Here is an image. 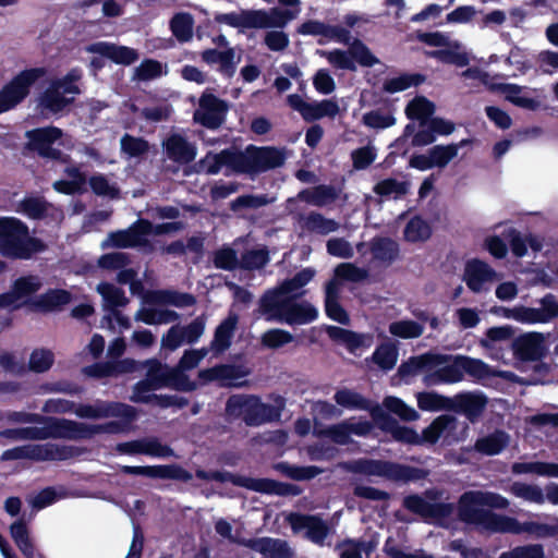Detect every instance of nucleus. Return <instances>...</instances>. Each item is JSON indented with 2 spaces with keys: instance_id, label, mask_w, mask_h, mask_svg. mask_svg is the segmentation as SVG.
Returning <instances> with one entry per match:
<instances>
[{
  "instance_id": "obj_45",
  "label": "nucleus",
  "mask_w": 558,
  "mask_h": 558,
  "mask_svg": "<svg viewBox=\"0 0 558 558\" xmlns=\"http://www.w3.org/2000/svg\"><path fill=\"white\" fill-rule=\"evenodd\" d=\"M426 76L421 73H403L397 77L386 80L383 85V89L386 93L395 94L403 92L411 86H418L424 83Z\"/></svg>"
},
{
  "instance_id": "obj_35",
  "label": "nucleus",
  "mask_w": 558,
  "mask_h": 558,
  "mask_svg": "<svg viewBox=\"0 0 558 558\" xmlns=\"http://www.w3.org/2000/svg\"><path fill=\"white\" fill-rule=\"evenodd\" d=\"M238 316L229 314L215 329L210 348L215 353H223L232 342V338L238 325Z\"/></svg>"
},
{
  "instance_id": "obj_47",
  "label": "nucleus",
  "mask_w": 558,
  "mask_h": 558,
  "mask_svg": "<svg viewBox=\"0 0 558 558\" xmlns=\"http://www.w3.org/2000/svg\"><path fill=\"white\" fill-rule=\"evenodd\" d=\"M371 359L380 369L388 372L397 364L398 349L392 343H381L375 349Z\"/></svg>"
},
{
  "instance_id": "obj_51",
  "label": "nucleus",
  "mask_w": 558,
  "mask_h": 558,
  "mask_svg": "<svg viewBox=\"0 0 558 558\" xmlns=\"http://www.w3.org/2000/svg\"><path fill=\"white\" fill-rule=\"evenodd\" d=\"M121 151L129 158H137L149 151V143L144 137L125 133L120 140Z\"/></svg>"
},
{
  "instance_id": "obj_26",
  "label": "nucleus",
  "mask_w": 558,
  "mask_h": 558,
  "mask_svg": "<svg viewBox=\"0 0 558 558\" xmlns=\"http://www.w3.org/2000/svg\"><path fill=\"white\" fill-rule=\"evenodd\" d=\"M449 360L447 354L425 353L418 356H412L402 362L398 367V376L405 379L418 374L421 371H429L445 364Z\"/></svg>"
},
{
  "instance_id": "obj_23",
  "label": "nucleus",
  "mask_w": 558,
  "mask_h": 558,
  "mask_svg": "<svg viewBox=\"0 0 558 558\" xmlns=\"http://www.w3.org/2000/svg\"><path fill=\"white\" fill-rule=\"evenodd\" d=\"M138 368L137 362L126 357L117 361L95 362L83 368L86 376L92 378L117 377L123 374H131Z\"/></svg>"
},
{
  "instance_id": "obj_27",
  "label": "nucleus",
  "mask_w": 558,
  "mask_h": 558,
  "mask_svg": "<svg viewBox=\"0 0 558 558\" xmlns=\"http://www.w3.org/2000/svg\"><path fill=\"white\" fill-rule=\"evenodd\" d=\"M163 148L167 157L179 165L191 163L197 154L196 146L190 143L183 135L177 133L168 136L163 142Z\"/></svg>"
},
{
  "instance_id": "obj_41",
  "label": "nucleus",
  "mask_w": 558,
  "mask_h": 558,
  "mask_svg": "<svg viewBox=\"0 0 558 558\" xmlns=\"http://www.w3.org/2000/svg\"><path fill=\"white\" fill-rule=\"evenodd\" d=\"M10 534L22 554L26 558H34L35 547L29 537L28 527L24 519H19L11 524Z\"/></svg>"
},
{
  "instance_id": "obj_1",
  "label": "nucleus",
  "mask_w": 558,
  "mask_h": 558,
  "mask_svg": "<svg viewBox=\"0 0 558 558\" xmlns=\"http://www.w3.org/2000/svg\"><path fill=\"white\" fill-rule=\"evenodd\" d=\"M45 242L29 235L28 227L17 218L0 217V253L12 259H31L46 251Z\"/></svg>"
},
{
  "instance_id": "obj_25",
  "label": "nucleus",
  "mask_w": 558,
  "mask_h": 558,
  "mask_svg": "<svg viewBox=\"0 0 558 558\" xmlns=\"http://www.w3.org/2000/svg\"><path fill=\"white\" fill-rule=\"evenodd\" d=\"M86 50L111 60L117 64L131 65L138 59V52L126 46L98 41L87 46Z\"/></svg>"
},
{
  "instance_id": "obj_55",
  "label": "nucleus",
  "mask_w": 558,
  "mask_h": 558,
  "mask_svg": "<svg viewBox=\"0 0 558 558\" xmlns=\"http://www.w3.org/2000/svg\"><path fill=\"white\" fill-rule=\"evenodd\" d=\"M154 301L170 304L175 307H189L196 304V298L193 294L168 290L156 292Z\"/></svg>"
},
{
  "instance_id": "obj_63",
  "label": "nucleus",
  "mask_w": 558,
  "mask_h": 558,
  "mask_svg": "<svg viewBox=\"0 0 558 558\" xmlns=\"http://www.w3.org/2000/svg\"><path fill=\"white\" fill-rule=\"evenodd\" d=\"M185 371L177 367H171L168 373L167 386L178 391H194L197 388V384L190 379L184 373Z\"/></svg>"
},
{
  "instance_id": "obj_12",
  "label": "nucleus",
  "mask_w": 558,
  "mask_h": 558,
  "mask_svg": "<svg viewBox=\"0 0 558 558\" xmlns=\"http://www.w3.org/2000/svg\"><path fill=\"white\" fill-rule=\"evenodd\" d=\"M228 111L229 104L213 94L210 89H206L198 99V108L193 118L202 126L217 130L225 123Z\"/></svg>"
},
{
  "instance_id": "obj_48",
  "label": "nucleus",
  "mask_w": 558,
  "mask_h": 558,
  "mask_svg": "<svg viewBox=\"0 0 558 558\" xmlns=\"http://www.w3.org/2000/svg\"><path fill=\"white\" fill-rule=\"evenodd\" d=\"M523 533L533 535L535 538H557L558 537V518H553L551 523H542L536 521L522 522Z\"/></svg>"
},
{
  "instance_id": "obj_37",
  "label": "nucleus",
  "mask_w": 558,
  "mask_h": 558,
  "mask_svg": "<svg viewBox=\"0 0 558 558\" xmlns=\"http://www.w3.org/2000/svg\"><path fill=\"white\" fill-rule=\"evenodd\" d=\"M46 74L47 70L43 66L25 69L17 73L9 82V85L25 99L29 95L32 86Z\"/></svg>"
},
{
  "instance_id": "obj_56",
  "label": "nucleus",
  "mask_w": 558,
  "mask_h": 558,
  "mask_svg": "<svg viewBox=\"0 0 558 558\" xmlns=\"http://www.w3.org/2000/svg\"><path fill=\"white\" fill-rule=\"evenodd\" d=\"M389 332L402 339H414L423 335L424 327L414 320H398L389 325Z\"/></svg>"
},
{
  "instance_id": "obj_57",
  "label": "nucleus",
  "mask_w": 558,
  "mask_h": 558,
  "mask_svg": "<svg viewBox=\"0 0 558 558\" xmlns=\"http://www.w3.org/2000/svg\"><path fill=\"white\" fill-rule=\"evenodd\" d=\"M267 194H244L231 201L229 208L233 213H239L241 209H257L269 204Z\"/></svg>"
},
{
  "instance_id": "obj_64",
  "label": "nucleus",
  "mask_w": 558,
  "mask_h": 558,
  "mask_svg": "<svg viewBox=\"0 0 558 558\" xmlns=\"http://www.w3.org/2000/svg\"><path fill=\"white\" fill-rule=\"evenodd\" d=\"M499 558H545L544 547L541 544L517 546L502 553Z\"/></svg>"
},
{
  "instance_id": "obj_20",
  "label": "nucleus",
  "mask_w": 558,
  "mask_h": 558,
  "mask_svg": "<svg viewBox=\"0 0 558 558\" xmlns=\"http://www.w3.org/2000/svg\"><path fill=\"white\" fill-rule=\"evenodd\" d=\"M499 74L490 76V93H499L513 106L529 111H537L541 108V101L530 95L527 87L512 83H496L493 80Z\"/></svg>"
},
{
  "instance_id": "obj_5",
  "label": "nucleus",
  "mask_w": 558,
  "mask_h": 558,
  "mask_svg": "<svg viewBox=\"0 0 558 558\" xmlns=\"http://www.w3.org/2000/svg\"><path fill=\"white\" fill-rule=\"evenodd\" d=\"M225 411L230 420L241 418L247 426H259L279 416L274 405L262 402L255 395H231Z\"/></svg>"
},
{
  "instance_id": "obj_42",
  "label": "nucleus",
  "mask_w": 558,
  "mask_h": 558,
  "mask_svg": "<svg viewBox=\"0 0 558 558\" xmlns=\"http://www.w3.org/2000/svg\"><path fill=\"white\" fill-rule=\"evenodd\" d=\"M333 400L338 405L349 410H364L372 412L374 409L371 407V401L368 399L348 388L337 390L333 396Z\"/></svg>"
},
{
  "instance_id": "obj_24",
  "label": "nucleus",
  "mask_w": 558,
  "mask_h": 558,
  "mask_svg": "<svg viewBox=\"0 0 558 558\" xmlns=\"http://www.w3.org/2000/svg\"><path fill=\"white\" fill-rule=\"evenodd\" d=\"M241 484L243 488L267 495L298 496L302 493V489L295 484L283 483L272 478L243 476Z\"/></svg>"
},
{
  "instance_id": "obj_2",
  "label": "nucleus",
  "mask_w": 558,
  "mask_h": 558,
  "mask_svg": "<svg viewBox=\"0 0 558 558\" xmlns=\"http://www.w3.org/2000/svg\"><path fill=\"white\" fill-rule=\"evenodd\" d=\"M41 440L54 439H90L98 434H122L121 423L106 422L104 424H86L68 418L46 416L45 426L41 427Z\"/></svg>"
},
{
  "instance_id": "obj_39",
  "label": "nucleus",
  "mask_w": 558,
  "mask_h": 558,
  "mask_svg": "<svg viewBox=\"0 0 558 558\" xmlns=\"http://www.w3.org/2000/svg\"><path fill=\"white\" fill-rule=\"evenodd\" d=\"M463 280L468 288L474 292L482 289L488 281V264L480 259H471L465 264Z\"/></svg>"
},
{
  "instance_id": "obj_52",
  "label": "nucleus",
  "mask_w": 558,
  "mask_h": 558,
  "mask_svg": "<svg viewBox=\"0 0 558 558\" xmlns=\"http://www.w3.org/2000/svg\"><path fill=\"white\" fill-rule=\"evenodd\" d=\"M465 144L461 141L459 144L435 145L429 149L434 168H445L457 155L459 148Z\"/></svg>"
},
{
  "instance_id": "obj_61",
  "label": "nucleus",
  "mask_w": 558,
  "mask_h": 558,
  "mask_svg": "<svg viewBox=\"0 0 558 558\" xmlns=\"http://www.w3.org/2000/svg\"><path fill=\"white\" fill-rule=\"evenodd\" d=\"M82 76L83 72L80 68H72L63 77L53 80L51 84L65 95H78L81 94V89L76 85V82H78Z\"/></svg>"
},
{
  "instance_id": "obj_59",
  "label": "nucleus",
  "mask_w": 558,
  "mask_h": 558,
  "mask_svg": "<svg viewBox=\"0 0 558 558\" xmlns=\"http://www.w3.org/2000/svg\"><path fill=\"white\" fill-rule=\"evenodd\" d=\"M262 344L271 350H277L282 348L283 345L292 342L294 340V336L280 328L268 329L262 335Z\"/></svg>"
},
{
  "instance_id": "obj_34",
  "label": "nucleus",
  "mask_w": 558,
  "mask_h": 558,
  "mask_svg": "<svg viewBox=\"0 0 558 558\" xmlns=\"http://www.w3.org/2000/svg\"><path fill=\"white\" fill-rule=\"evenodd\" d=\"M240 545H243L254 551L267 555L269 554L271 558H288L289 557V547L287 542L281 539H275L270 537H262V538H250L242 539L239 542Z\"/></svg>"
},
{
  "instance_id": "obj_32",
  "label": "nucleus",
  "mask_w": 558,
  "mask_h": 558,
  "mask_svg": "<svg viewBox=\"0 0 558 558\" xmlns=\"http://www.w3.org/2000/svg\"><path fill=\"white\" fill-rule=\"evenodd\" d=\"M80 454L74 446L47 442L33 446V460L37 461H64Z\"/></svg>"
},
{
  "instance_id": "obj_46",
  "label": "nucleus",
  "mask_w": 558,
  "mask_h": 558,
  "mask_svg": "<svg viewBox=\"0 0 558 558\" xmlns=\"http://www.w3.org/2000/svg\"><path fill=\"white\" fill-rule=\"evenodd\" d=\"M43 287V282L38 276L27 275L21 276L12 283V290L17 300L33 298Z\"/></svg>"
},
{
  "instance_id": "obj_58",
  "label": "nucleus",
  "mask_w": 558,
  "mask_h": 558,
  "mask_svg": "<svg viewBox=\"0 0 558 558\" xmlns=\"http://www.w3.org/2000/svg\"><path fill=\"white\" fill-rule=\"evenodd\" d=\"M409 191V183L405 181H398L393 178H388L380 180L377 182L374 187L373 192L376 195L388 197L391 194H396V196H402L405 195Z\"/></svg>"
},
{
  "instance_id": "obj_54",
  "label": "nucleus",
  "mask_w": 558,
  "mask_h": 558,
  "mask_svg": "<svg viewBox=\"0 0 558 558\" xmlns=\"http://www.w3.org/2000/svg\"><path fill=\"white\" fill-rule=\"evenodd\" d=\"M269 262L267 248H253L242 253L239 260V268L244 270H256L264 268Z\"/></svg>"
},
{
  "instance_id": "obj_7",
  "label": "nucleus",
  "mask_w": 558,
  "mask_h": 558,
  "mask_svg": "<svg viewBox=\"0 0 558 558\" xmlns=\"http://www.w3.org/2000/svg\"><path fill=\"white\" fill-rule=\"evenodd\" d=\"M74 413L81 418L120 417V421L112 422L123 425L122 433H129L132 429V423L138 415L137 410L130 404L101 400H97L95 404L75 403Z\"/></svg>"
},
{
  "instance_id": "obj_6",
  "label": "nucleus",
  "mask_w": 558,
  "mask_h": 558,
  "mask_svg": "<svg viewBox=\"0 0 558 558\" xmlns=\"http://www.w3.org/2000/svg\"><path fill=\"white\" fill-rule=\"evenodd\" d=\"M286 161L282 149L274 146L248 145L245 150L236 149L238 173L258 174L281 167Z\"/></svg>"
},
{
  "instance_id": "obj_13",
  "label": "nucleus",
  "mask_w": 558,
  "mask_h": 558,
  "mask_svg": "<svg viewBox=\"0 0 558 558\" xmlns=\"http://www.w3.org/2000/svg\"><path fill=\"white\" fill-rule=\"evenodd\" d=\"M72 301V293L65 289L49 288L45 293L24 300L15 310L25 307L28 312L49 314L61 312Z\"/></svg>"
},
{
  "instance_id": "obj_62",
  "label": "nucleus",
  "mask_w": 558,
  "mask_h": 558,
  "mask_svg": "<svg viewBox=\"0 0 558 558\" xmlns=\"http://www.w3.org/2000/svg\"><path fill=\"white\" fill-rule=\"evenodd\" d=\"M148 369L145 380L154 385L155 389H160L167 386L168 373L171 367L161 364L158 360L147 361Z\"/></svg>"
},
{
  "instance_id": "obj_4",
  "label": "nucleus",
  "mask_w": 558,
  "mask_h": 558,
  "mask_svg": "<svg viewBox=\"0 0 558 558\" xmlns=\"http://www.w3.org/2000/svg\"><path fill=\"white\" fill-rule=\"evenodd\" d=\"M294 14L289 10H241L240 13H217L214 17L218 24H226L234 28H282Z\"/></svg>"
},
{
  "instance_id": "obj_33",
  "label": "nucleus",
  "mask_w": 558,
  "mask_h": 558,
  "mask_svg": "<svg viewBox=\"0 0 558 558\" xmlns=\"http://www.w3.org/2000/svg\"><path fill=\"white\" fill-rule=\"evenodd\" d=\"M202 60L207 64H219V72L226 77H232L236 70L235 52L233 48L218 50L209 48L201 53Z\"/></svg>"
},
{
  "instance_id": "obj_36",
  "label": "nucleus",
  "mask_w": 558,
  "mask_h": 558,
  "mask_svg": "<svg viewBox=\"0 0 558 558\" xmlns=\"http://www.w3.org/2000/svg\"><path fill=\"white\" fill-rule=\"evenodd\" d=\"M369 250L375 260L392 264L400 254L399 244L388 236H375L369 243Z\"/></svg>"
},
{
  "instance_id": "obj_3",
  "label": "nucleus",
  "mask_w": 558,
  "mask_h": 558,
  "mask_svg": "<svg viewBox=\"0 0 558 558\" xmlns=\"http://www.w3.org/2000/svg\"><path fill=\"white\" fill-rule=\"evenodd\" d=\"M353 473L380 476L396 483H415L427 478L429 471L426 469L402 464L387 460L359 459L350 469Z\"/></svg>"
},
{
  "instance_id": "obj_49",
  "label": "nucleus",
  "mask_w": 558,
  "mask_h": 558,
  "mask_svg": "<svg viewBox=\"0 0 558 558\" xmlns=\"http://www.w3.org/2000/svg\"><path fill=\"white\" fill-rule=\"evenodd\" d=\"M304 228L310 232H316L322 235L335 232L339 228V223L333 219H328L319 213L312 211L304 221Z\"/></svg>"
},
{
  "instance_id": "obj_19",
  "label": "nucleus",
  "mask_w": 558,
  "mask_h": 558,
  "mask_svg": "<svg viewBox=\"0 0 558 558\" xmlns=\"http://www.w3.org/2000/svg\"><path fill=\"white\" fill-rule=\"evenodd\" d=\"M372 417L377 423L379 428L386 433H389L395 440L408 445L422 444V439L414 428L400 425L393 416L385 412L380 407H374L372 410Z\"/></svg>"
},
{
  "instance_id": "obj_11",
  "label": "nucleus",
  "mask_w": 558,
  "mask_h": 558,
  "mask_svg": "<svg viewBox=\"0 0 558 558\" xmlns=\"http://www.w3.org/2000/svg\"><path fill=\"white\" fill-rule=\"evenodd\" d=\"M488 399L483 393L460 392L453 397H447L436 392L433 411L462 413L472 420L484 411Z\"/></svg>"
},
{
  "instance_id": "obj_8",
  "label": "nucleus",
  "mask_w": 558,
  "mask_h": 558,
  "mask_svg": "<svg viewBox=\"0 0 558 558\" xmlns=\"http://www.w3.org/2000/svg\"><path fill=\"white\" fill-rule=\"evenodd\" d=\"M317 53L326 58L333 68L352 72L356 71L355 63L364 68H372L379 63V59L357 38L351 43L348 51L341 49L317 50Z\"/></svg>"
},
{
  "instance_id": "obj_31",
  "label": "nucleus",
  "mask_w": 558,
  "mask_h": 558,
  "mask_svg": "<svg viewBox=\"0 0 558 558\" xmlns=\"http://www.w3.org/2000/svg\"><path fill=\"white\" fill-rule=\"evenodd\" d=\"M339 281L330 279L325 284V313L328 318L341 325H348L350 317L339 302Z\"/></svg>"
},
{
  "instance_id": "obj_14",
  "label": "nucleus",
  "mask_w": 558,
  "mask_h": 558,
  "mask_svg": "<svg viewBox=\"0 0 558 558\" xmlns=\"http://www.w3.org/2000/svg\"><path fill=\"white\" fill-rule=\"evenodd\" d=\"M402 507L420 515L424 522H441L452 515L454 506L450 502H429L418 494H411L403 498Z\"/></svg>"
},
{
  "instance_id": "obj_40",
  "label": "nucleus",
  "mask_w": 558,
  "mask_h": 558,
  "mask_svg": "<svg viewBox=\"0 0 558 558\" xmlns=\"http://www.w3.org/2000/svg\"><path fill=\"white\" fill-rule=\"evenodd\" d=\"M457 420L451 415H440L436 417L427 427L422 432V444H436L446 430H451L456 427Z\"/></svg>"
},
{
  "instance_id": "obj_30",
  "label": "nucleus",
  "mask_w": 558,
  "mask_h": 558,
  "mask_svg": "<svg viewBox=\"0 0 558 558\" xmlns=\"http://www.w3.org/2000/svg\"><path fill=\"white\" fill-rule=\"evenodd\" d=\"M448 356L449 360L445 364L437 366V369L424 376V384L426 386L454 384L462 380L459 356Z\"/></svg>"
},
{
  "instance_id": "obj_53",
  "label": "nucleus",
  "mask_w": 558,
  "mask_h": 558,
  "mask_svg": "<svg viewBox=\"0 0 558 558\" xmlns=\"http://www.w3.org/2000/svg\"><path fill=\"white\" fill-rule=\"evenodd\" d=\"M97 292L111 308L123 307L129 302L124 291L110 282H100L97 286Z\"/></svg>"
},
{
  "instance_id": "obj_43",
  "label": "nucleus",
  "mask_w": 558,
  "mask_h": 558,
  "mask_svg": "<svg viewBox=\"0 0 558 558\" xmlns=\"http://www.w3.org/2000/svg\"><path fill=\"white\" fill-rule=\"evenodd\" d=\"M432 235L429 223L420 215L413 216L404 227V240L411 243L427 241Z\"/></svg>"
},
{
  "instance_id": "obj_16",
  "label": "nucleus",
  "mask_w": 558,
  "mask_h": 558,
  "mask_svg": "<svg viewBox=\"0 0 558 558\" xmlns=\"http://www.w3.org/2000/svg\"><path fill=\"white\" fill-rule=\"evenodd\" d=\"M151 232L153 223L147 219H138L126 230L110 232L104 245L118 248L143 246L147 243L146 236Z\"/></svg>"
},
{
  "instance_id": "obj_10",
  "label": "nucleus",
  "mask_w": 558,
  "mask_h": 558,
  "mask_svg": "<svg viewBox=\"0 0 558 558\" xmlns=\"http://www.w3.org/2000/svg\"><path fill=\"white\" fill-rule=\"evenodd\" d=\"M416 38L432 47H445L447 49H438L426 52L429 58L437 59L445 64H453L460 68L466 66L470 63L469 54L465 51H458L461 48L459 41L450 43L448 37L440 32H417Z\"/></svg>"
},
{
  "instance_id": "obj_28",
  "label": "nucleus",
  "mask_w": 558,
  "mask_h": 558,
  "mask_svg": "<svg viewBox=\"0 0 558 558\" xmlns=\"http://www.w3.org/2000/svg\"><path fill=\"white\" fill-rule=\"evenodd\" d=\"M303 294L304 292L292 295L281 323L290 326L304 325L314 322L318 317V311L314 305L308 302L298 303L295 301Z\"/></svg>"
},
{
  "instance_id": "obj_18",
  "label": "nucleus",
  "mask_w": 558,
  "mask_h": 558,
  "mask_svg": "<svg viewBox=\"0 0 558 558\" xmlns=\"http://www.w3.org/2000/svg\"><path fill=\"white\" fill-rule=\"evenodd\" d=\"M511 349L514 359L521 362H538L547 353L545 337L539 332H527L512 339Z\"/></svg>"
},
{
  "instance_id": "obj_60",
  "label": "nucleus",
  "mask_w": 558,
  "mask_h": 558,
  "mask_svg": "<svg viewBox=\"0 0 558 558\" xmlns=\"http://www.w3.org/2000/svg\"><path fill=\"white\" fill-rule=\"evenodd\" d=\"M335 278L337 281H350V282H361L364 281L368 277V271L364 268L357 267L352 263H341L339 264L335 270Z\"/></svg>"
},
{
  "instance_id": "obj_21",
  "label": "nucleus",
  "mask_w": 558,
  "mask_h": 558,
  "mask_svg": "<svg viewBox=\"0 0 558 558\" xmlns=\"http://www.w3.org/2000/svg\"><path fill=\"white\" fill-rule=\"evenodd\" d=\"M223 167L231 172L238 173L235 148H225L219 153L208 151L194 165L195 172H204L207 174H218Z\"/></svg>"
},
{
  "instance_id": "obj_38",
  "label": "nucleus",
  "mask_w": 558,
  "mask_h": 558,
  "mask_svg": "<svg viewBox=\"0 0 558 558\" xmlns=\"http://www.w3.org/2000/svg\"><path fill=\"white\" fill-rule=\"evenodd\" d=\"M404 112L409 120H416L420 128H424L435 112V105L426 97L417 96L408 102Z\"/></svg>"
},
{
  "instance_id": "obj_17",
  "label": "nucleus",
  "mask_w": 558,
  "mask_h": 558,
  "mask_svg": "<svg viewBox=\"0 0 558 558\" xmlns=\"http://www.w3.org/2000/svg\"><path fill=\"white\" fill-rule=\"evenodd\" d=\"M120 472L124 475H140L158 480H174L184 483L193 478L191 472L179 464L166 465H122Z\"/></svg>"
},
{
  "instance_id": "obj_44",
  "label": "nucleus",
  "mask_w": 558,
  "mask_h": 558,
  "mask_svg": "<svg viewBox=\"0 0 558 558\" xmlns=\"http://www.w3.org/2000/svg\"><path fill=\"white\" fill-rule=\"evenodd\" d=\"M194 20L190 13H175L170 20L172 35L180 43H187L193 37Z\"/></svg>"
},
{
  "instance_id": "obj_50",
  "label": "nucleus",
  "mask_w": 558,
  "mask_h": 558,
  "mask_svg": "<svg viewBox=\"0 0 558 558\" xmlns=\"http://www.w3.org/2000/svg\"><path fill=\"white\" fill-rule=\"evenodd\" d=\"M490 533L522 534V522L513 517L490 511Z\"/></svg>"
},
{
  "instance_id": "obj_22",
  "label": "nucleus",
  "mask_w": 558,
  "mask_h": 558,
  "mask_svg": "<svg viewBox=\"0 0 558 558\" xmlns=\"http://www.w3.org/2000/svg\"><path fill=\"white\" fill-rule=\"evenodd\" d=\"M289 291L282 289V283L272 290H267L259 300L260 312L267 320L282 322L289 302L292 298Z\"/></svg>"
},
{
  "instance_id": "obj_15",
  "label": "nucleus",
  "mask_w": 558,
  "mask_h": 558,
  "mask_svg": "<svg viewBox=\"0 0 558 558\" xmlns=\"http://www.w3.org/2000/svg\"><path fill=\"white\" fill-rule=\"evenodd\" d=\"M488 506V492H465L458 502V518L465 523H477L488 529V510L480 507Z\"/></svg>"
},
{
  "instance_id": "obj_29",
  "label": "nucleus",
  "mask_w": 558,
  "mask_h": 558,
  "mask_svg": "<svg viewBox=\"0 0 558 558\" xmlns=\"http://www.w3.org/2000/svg\"><path fill=\"white\" fill-rule=\"evenodd\" d=\"M73 101V97H66L64 93L50 83L38 97V108L44 116L58 114L72 105Z\"/></svg>"
},
{
  "instance_id": "obj_9",
  "label": "nucleus",
  "mask_w": 558,
  "mask_h": 558,
  "mask_svg": "<svg viewBox=\"0 0 558 558\" xmlns=\"http://www.w3.org/2000/svg\"><path fill=\"white\" fill-rule=\"evenodd\" d=\"M27 143L25 148L36 153L40 158L64 163L69 156L53 145L63 136V131L54 125L41 126L25 133Z\"/></svg>"
}]
</instances>
